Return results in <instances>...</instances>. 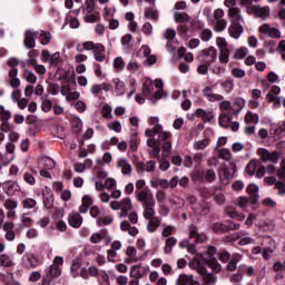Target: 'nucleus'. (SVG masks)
<instances>
[{"label": "nucleus", "instance_id": "obj_1", "mask_svg": "<svg viewBox=\"0 0 285 285\" xmlns=\"http://www.w3.org/2000/svg\"><path fill=\"white\" fill-rule=\"evenodd\" d=\"M145 135L146 137L158 135L157 141L158 144H161L164 157H170V153H173V132L164 130L161 125H156L155 128L147 129Z\"/></svg>", "mask_w": 285, "mask_h": 285}, {"label": "nucleus", "instance_id": "obj_2", "mask_svg": "<svg viewBox=\"0 0 285 285\" xmlns=\"http://www.w3.org/2000/svg\"><path fill=\"white\" fill-rule=\"evenodd\" d=\"M137 202H139L144 208L142 215L145 219L155 217V206H157V203L155 202L154 195L148 196L146 193H140Z\"/></svg>", "mask_w": 285, "mask_h": 285}, {"label": "nucleus", "instance_id": "obj_3", "mask_svg": "<svg viewBox=\"0 0 285 285\" xmlns=\"http://www.w3.org/2000/svg\"><path fill=\"white\" fill-rule=\"evenodd\" d=\"M217 255V248L209 246L206 248L205 252H200V254H197L198 257H202L206 265L212 268L214 273H219L222 271V265L219 262H217V258L215 257Z\"/></svg>", "mask_w": 285, "mask_h": 285}, {"label": "nucleus", "instance_id": "obj_4", "mask_svg": "<svg viewBox=\"0 0 285 285\" xmlns=\"http://www.w3.org/2000/svg\"><path fill=\"white\" fill-rule=\"evenodd\" d=\"M188 266L193 271H196V273L202 277L205 284H215L217 282V278H215L213 274L208 273L204 265L199 263V259L193 258L191 261H189Z\"/></svg>", "mask_w": 285, "mask_h": 285}, {"label": "nucleus", "instance_id": "obj_5", "mask_svg": "<svg viewBox=\"0 0 285 285\" xmlns=\"http://www.w3.org/2000/svg\"><path fill=\"white\" fill-rule=\"evenodd\" d=\"M83 50H91L94 59L99 63L106 61V47L101 43H95L92 41H87L82 45Z\"/></svg>", "mask_w": 285, "mask_h": 285}, {"label": "nucleus", "instance_id": "obj_6", "mask_svg": "<svg viewBox=\"0 0 285 285\" xmlns=\"http://www.w3.org/2000/svg\"><path fill=\"white\" fill-rule=\"evenodd\" d=\"M216 46H218L219 53H218V60L219 63H228L230 61V49H228V42H226L225 38H217L216 39Z\"/></svg>", "mask_w": 285, "mask_h": 285}, {"label": "nucleus", "instance_id": "obj_7", "mask_svg": "<svg viewBox=\"0 0 285 285\" xmlns=\"http://www.w3.org/2000/svg\"><path fill=\"white\" fill-rule=\"evenodd\" d=\"M189 203L191 205V209L196 215H208L210 213V204L198 200L194 196L189 197Z\"/></svg>", "mask_w": 285, "mask_h": 285}, {"label": "nucleus", "instance_id": "obj_8", "mask_svg": "<svg viewBox=\"0 0 285 285\" xmlns=\"http://www.w3.org/2000/svg\"><path fill=\"white\" fill-rule=\"evenodd\" d=\"M200 61L209 67L217 63V49L215 47H208L200 51Z\"/></svg>", "mask_w": 285, "mask_h": 285}, {"label": "nucleus", "instance_id": "obj_9", "mask_svg": "<svg viewBox=\"0 0 285 285\" xmlns=\"http://www.w3.org/2000/svg\"><path fill=\"white\" fill-rule=\"evenodd\" d=\"M257 155L261 157V160L266 164H277L279 161V151H271L266 148H259Z\"/></svg>", "mask_w": 285, "mask_h": 285}, {"label": "nucleus", "instance_id": "obj_10", "mask_svg": "<svg viewBox=\"0 0 285 285\" xmlns=\"http://www.w3.org/2000/svg\"><path fill=\"white\" fill-rule=\"evenodd\" d=\"M258 32L264 35L265 37H269V39H282V31L279 29L272 27L268 23H264L258 28Z\"/></svg>", "mask_w": 285, "mask_h": 285}, {"label": "nucleus", "instance_id": "obj_11", "mask_svg": "<svg viewBox=\"0 0 285 285\" xmlns=\"http://www.w3.org/2000/svg\"><path fill=\"white\" fill-rule=\"evenodd\" d=\"M41 265V259L37 257L35 254L27 253L21 257V266L22 268H37V266Z\"/></svg>", "mask_w": 285, "mask_h": 285}, {"label": "nucleus", "instance_id": "obj_12", "mask_svg": "<svg viewBox=\"0 0 285 285\" xmlns=\"http://www.w3.org/2000/svg\"><path fill=\"white\" fill-rule=\"evenodd\" d=\"M70 271L72 277H82V279H88V271L81 267V259L79 257L73 259Z\"/></svg>", "mask_w": 285, "mask_h": 285}, {"label": "nucleus", "instance_id": "obj_13", "mask_svg": "<svg viewBox=\"0 0 285 285\" xmlns=\"http://www.w3.org/2000/svg\"><path fill=\"white\" fill-rule=\"evenodd\" d=\"M148 271H150V267H148V265H134L130 267L129 276L130 278L139 281L148 275Z\"/></svg>", "mask_w": 285, "mask_h": 285}, {"label": "nucleus", "instance_id": "obj_14", "mask_svg": "<svg viewBox=\"0 0 285 285\" xmlns=\"http://www.w3.org/2000/svg\"><path fill=\"white\" fill-rule=\"evenodd\" d=\"M237 173V165L235 163H229L227 167H224L218 174L220 181H226V179H233Z\"/></svg>", "mask_w": 285, "mask_h": 285}, {"label": "nucleus", "instance_id": "obj_15", "mask_svg": "<svg viewBox=\"0 0 285 285\" xmlns=\"http://www.w3.org/2000/svg\"><path fill=\"white\" fill-rule=\"evenodd\" d=\"M60 95H62V97H66L67 101H77V99H79L80 97V94L77 90L71 89L70 85H62L60 89Z\"/></svg>", "mask_w": 285, "mask_h": 285}, {"label": "nucleus", "instance_id": "obj_16", "mask_svg": "<svg viewBox=\"0 0 285 285\" xmlns=\"http://www.w3.org/2000/svg\"><path fill=\"white\" fill-rule=\"evenodd\" d=\"M6 83L11 88H19V86H21V79H19V69L12 68L9 70Z\"/></svg>", "mask_w": 285, "mask_h": 285}, {"label": "nucleus", "instance_id": "obj_17", "mask_svg": "<svg viewBox=\"0 0 285 285\" xmlns=\"http://www.w3.org/2000/svg\"><path fill=\"white\" fill-rule=\"evenodd\" d=\"M208 68L212 70L213 75H217L218 77H222L224 72V68L222 66L210 67L206 65V62H203L197 67L198 75H208Z\"/></svg>", "mask_w": 285, "mask_h": 285}, {"label": "nucleus", "instance_id": "obj_18", "mask_svg": "<svg viewBox=\"0 0 285 285\" xmlns=\"http://www.w3.org/2000/svg\"><path fill=\"white\" fill-rule=\"evenodd\" d=\"M2 190L8 197H14V195L21 190V187L16 181L7 180L2 183Z\"/></svg>", "mask_w": 285, "mask_h": 285}, {"label": "nucleus", "instance_id": "obj_19", "mask_svg": "<svg viewBox=\"0 0 285 285\" xmlns=\"http://www.w3.org/2000/svg\"><path fill=\"white\" fill-rule=\"evenodd\" d=\"M116 167L126 177L132 175V165L126 158H119L116 163Z\"/></svg>", "mask_w": 285, "mask_h": 285}, {"label": "nucleus", "instance_id": "obj_20", "mask_svg": "<svg viewBox=\"0 0 285 285\" xmlns=\"http://www.w3.org/2000/svg\"><path fill=\"white\" fill-rule=\"evenodd\" d=\"M196 117H199V119H202V121H204L205 124L208 122H213L215 121V114L213 112V109H202L198 108L195 111Z\"/></svg>", "mask_w": 285, "mask_h": 285}, {"label": "nucleus", "instance_id": "obj_21", "mask_svg": "<svg viewBox=\"0 0 285 285\" xmlns=\"http://www.w3.org/2000/svg\"><path fill=\"white\" fill-rule=\"evenodd\" d=\"M203 12L206 14L209 23L224 20V9H216L214 13L210 14V8H205Z\"/></svg>", "mask_w": 285, "mask_h": 285}, {"label": "nucleus", "instance_id": "obj_22", "mask_svg": "<svg viewBox=\"0 0 285 285\" xmlns=\"http://www.w3.org/2000/svg\"><path fill=\"white\" fill-rule=\"evenodd\" d=\"M203 97H205V99H207V101H210L212 104L215 101H223L224 99V96L219 94H215V91H213L210 86H206L203 89Z\"/></svg>", "mask_w": 285, "mask_h": 285}, {"label": "nucleus", "instance_id": "obj_23", "mask_svg": "<svg viewBox=\"0 0 285 285\" xmlns=\"http://www.w3.org/2000/svg\"><path fill=\"white\" fill-rule=\"evenodd\" d=\"M68 224L71 226V228H81V225L83 224V217L77 212H71L68 215Z\"/></svg>", "mask_w": 285, "mask_h": 285}, {"label": "nucleus", "instance_id": "obj_24", "mask_svg": "<svg viewBox=\"0 0 285 285\" xmlns=\"http://www.w3.org/2000/svg\"><path fill=\"white\" fill-rule=\"evenodd\" d=\"M120 210L121 212L119 213V217H128V213L132 210V199H130L129 197L122 198L120 200Z\"/></svg>", "mask_w": 285, "mask_h": 285}, {"label": "nucleus", "instance_id": "obj_25", "mask_svg": "<svg viewBox=\"0 0 285 285\" xmlns=\"http://www.w3.org/2000/svg\"><path fill=\"white\" fill-rule=\"evenodd\" d=\"M111 86L114 88L116 97H121V95H126V82H124L119 78H114L111 80Z\"/></svg>", "mask_w": 285, "mask_h": 285}, {"label": "nucleus", "instance_id": "obj_26", "mask_svg": "<svg viewBox=\"0 0 285 285\" xmlns=\"http://www.w3.org/2000/svg\"><path fill=\"white\" fill-rule=\"evenodd\" d=\"M279 92H282V88H279V86H273L271 88V92L266 95L267 101H272L276 106H279L282 104V98H279V96H275L279 95Z\"/></svg>", "mask_w": 285, "mask_h": 285}, {"label": "nucleus", "instance_id": "obj_27", "mask_svg": "<svg viewBox=\"0 0 285 285\" xmlns=\"http://www.w3.org/2000/svg\"><path fill=\"white\" fill-rule=\"evenodd\" d=\"M154 86L158 90L154 94L150 101H151V104H157V100L161 99L164 97V89H163L164 88V81L161 79H156L154 81Z\"/></svg>", "mask_w": 285, "mask_h": 285}, {"label": "nucleus", "instance_id": "obj_28", "mask_svg": "<svg viewBox=\"0 0 285 285\" xmlns=\"http://www.w3.org/2000/svg\"><path fill=\"white\" fill-rule=\"evenodd\" d=\"M228 17L232 24H242V21H244V18H242V11H239V8H230L228 10Z\"/></svg>", "mask_w": 285, "mask_h": 285}, {"label": "nucleus", "instance_id": "obj_29", "mask_svg": "<svg viewBox=\"0 0 285 285\" xmlns=\"http://www.w3.org/2000/svg\"><path fill=\"white\" fill-rule=\"evenodd\" d=\"M37 35L39 33L32 30H27L24 32L23 45L26 46V48H35L37 46V41L35 40V37H37Z\"/></svg>", "mask_w": 285, "mask_h": 285}, {"label": "nucleus", "instance_id": "obj_30", "mask_svg": "<svg viewBox=\"0 0 285 285\" xmlns=\"http://www.w3.org/2000/svg\"><path fill=\"white\" fill-rule=\"evenodd\" d=\"M237 239H239V246H249L250 244H255V239H253L246 230H239L237 233Z\"/></svg>", "mask_w": 285, "mask_h": 285}, {"label": "nucleus", "instance_id": "obj_31", "mask_svg": "<svg viewBox=\"0 0 285 285\" xmlns=\"http://www.w3.org/2000/svg\"><path fill=\"white\" fill-rule=\"evenodd\" d=\"M135 188H136V199L139 200V195L141 193H146V195L151 196L153 191H150L148 188H146V180L144 179H138L135 183Z\"/></svg>", "mask_w": 285, "mask_h": 285}, {"label": "nucleus", "instance_id": "obj_32", "mask_svg": "<svg viewBox=\"0 0 285 285\" xmlns=\"http://www.w3.org/2000/svg\"><path fill=\"white\" fill-rule=\"evenodd\" d=\"M108 179V171L98 170V174L95 179L96 190H104V183Z\"/></svg>", "mask_w": 285, "mask_h": 285}, {"label": "nucleus", "instance_id": "obj_33", "mask_svg": "<svg viewBox=\"0 0 285 285\" xmlns=\"http://www.w3.org/2000/svg\"><path fill=\"white\" fill-rule=\"evenodd\" d=\"M120 230L124 233H128L131 237H137L139 235V229L135 226H130V223L128 220H124L120 223Z\"/></svg>", "mask_w": 285, "mask_h": 285}, {"label": "nucleus", "instance_id": "obj_34", "mask_svg": "<svg viewBox=\"0 0 285 285\" xmlns=\"http://www.w3.org/2000/svg\"><path fill=\"white\" fill-rule=\"evenodd\" d=\"M61 276V267H58L57 265H50L45 269V275L43 277H47L48 279L55 278V277H60Z\"/></svg>", "mask_w": 285, "mask_h": 285}, {"label": "nucleus", "instance_id": "obj_35", "mask_svg": "<svg viewBox=\"0 0 285 285\" xmlns=\"http://www.w3.org/2000/svg\"><path fill=\"white\" fill-rule=\"evenodd\" d=\"M189 238L194 239L195 244H203V242H206V235L199 234V232H197L196 227L190 228Z\"/></svg>", "mask_w": 285, "mask_h": 285}, {"label": "nucleus", "instance_id": "obj_36", "mask_svg": "<svg viewBox=\"0 0 285 285\" xmlns=\"http://www.w3.org/2000/svg\"><path fill=\"white\" fill-rule=\"evenodd\" d=\"M255 17L258 19H262L263 21H266L268 17H271V8L268 7H256L255 8Z\"/></svg>", "mask_w": 285, "mask_h": 285}, {"label": "nucleus", "instance_id": "obj_37", "mask_svg": "<svg viewBox=\"0 0 285 285\" xmlns=\"http://www.w3.org/2000/svg\"><path fill=\"white\" fill-rule=\"evenodd\" d=\"M228 32L233 39H239L244 33V27L242 24H232Z\"/></svg>", "mask_w": 285, "mask_h": 285}, {"label": "nucleus", "instance_id": "obj_38", "mask_svg": "<svg viewBox=\"0 0 285 285\" xmlns=\"http://www.w3.org/2000/svg\"><path fill=\"white\" fill-rule=\"evenodd\" d=\"M147 219H149V222L147 224L148 233H157V229L161 225V219H159V217H151V218H147Z\"/></svg>", "mask_w": 285, "mask_h": 285}, {"label": "nucleus", "instance_id": "obj_39", "mask_svg": "<svg viewBox=\"0 0 285 285\" xmlns=\"http://www.w3.org/2000/svg\"><path fill=\"white\" fill-rule=\"evenodd\" d=\"M82 204L79 207V213L86 215L88 213L90 206H92V198L88 195H85L81 199Z\"/></svg>", "mask_w": 285, "mask_h": 285}, {"label": "nucleus", "instance_id": "obj_40", "mask_svg": "<svg viewBox=\"0 0 285 285\" xmlns=\"http://www.w3.org/2000/svg\"><path fill=\"white\" fill-rule=\"evenodd\" d=\"M146 19H149L151 21H158L159 20V11L157 10V6H151L150 9H145L144 12Z\"/></svg>", "mask_w": 285, "mask_h": 285}, {"label": "nucleus", "instance_id": "obj_41", "mask_svg": "<svg viewBox=\"0 0 285 285\" xmlns=\"http://www.w3.org/2000/svg\"><path fill=\"white\" fill-rule=\"evenodd\" d=\"M245 124H247V126H257L259 124V115L248 111L245 115Z\"/></svg>", "mask_w": 285, "mask_h": 285}, {"label": "nucleus", "instance_id": "obj_42", "mask_svg": "<svg viewBox=\"0 0 285 285\" xmlns=\"http://www.w3.org/2000/svg\"><path fill=\"white\" fill-rule=\"evenodd\" d=\"M175 246H177V238H175V236L168 237L165 242V247H164L165 255H170Z\"/></svg>", "mask_w": 285, "mask_h": 285}, {"label": "nucleus", "instance_id": "obj_43", "mask_svg": "<svg viewBox=\"0 0 285 285\" xmlns=\"http://www.w3.org/2000/svg\"><path fill=\"white\" fill-rule=\"evenodd\" d=\"M6 150H7V161L6 164H12V161L14 160V144L12 142H8L6 145Z\"/></svg>", "mask_w": 285, "mask_h": 285}, {"label": "nucleus", "instance_id": "obj_44", "mask_svg": "<svg viewBox=\"0 0 285 285\" xmlns=\"http://www.w3.org/2000/svg\"><path fill=\"white\" fill-rule=\"evenodd\" d=\"M101 19L99 12L85 13V23H97Z\"/></svg>", "mask_w": 285, "mask_h": 285}, {"label": "nucleus", "instance_id": "obj_45", "mask_svg": "<svg viewBox=\"0 0 285 285\" xmlns=\"http://www.w3.org/2000/svg\"><path fill=\"white\" fill-rule=\"evenodd\" d=\"M95 6H97V0H86L82 7L83 14H89L95 12Z\"/></svg>", "mask_w": 285, "mask_h": 285}, {"label": "nucleus", "instance_id": "obj_46", "mask_svg": "<svg viewBox=\"0 0 285 285\" xmlns=\"http://www.w3.org/2000/svg\"><path fill=\"white\" fill-rule=\"evenodd\" d=\"M140 141L141 140L139 139V136H137V134L131 135V138L129 140V150H131V153H137Z\"/></svg>", "mask_w": 285, "mask_h": 285}, {"label": "nucleus", "instance_id": "obj_47", "mask_svg": "<svg viewBox=\"0 0 285 285\" xmlns=\"http://www.w3.org/2000/svg\"><path fill=\"white\" fill-rule=\"evenodd\" d=\"M0 266L3 268H8L10 266H14V262H12V257L8 254H1L0 255Z\"/></svg>", "mask_w": 285, "mask_h": 285}, {"label": "nucleus", "instance_id": "obj_48", "mask_svg": "<svg viewBox=\"0 0 285 285\" xmlns=\"http://www.w3.org/2000/svg\"><path fill=\"white\" fill-rule=\"evenodd\" d=\"M193 284V275L180 274L176 281V285H190Z\"/></svg>", "mask_w": 285, "mask_h": 285}, {"label": "nucleus", "instance_id": "obj_49", "mask_svg": "<svg viewBox=\"0 0 285 285\" xmlns=\"http://www.w3.org/2000/svg\"><path fill=\"white\" fill-rule=\"evenodd\" d=\"M22 79H24V81H28V83H37V75L28 69L23 70Z\"/></svg>", "mask_w": 285, "mask_h": 285}, {"label": "nucleus", "instance_id": "obj_50", "mask_svg": "<svg viewBox=\"0 0 285 285\" xmlns=\"http://www.w3.org/2000/svg\"><path fill=\"white\" fill-rule=\"evenodd\" d=\"M210 26H214V30L216 32H224V30H226V26H228V23L226 22V20H216L214 22H209Z\"/></svg>", "mask_w": 285, "mask_h": 285}, {"label": "nucleus", "instance_id": "obj_51", "mask_svg": "<svg viewBox=\"0 0 285 285\" xmlns=\"http://www.w3.org/2000/svg\"><path fill=\"white\" fill-rule=\"evenodd\" d=\"M210 145V139L204 138L194 142L195 150H205Z\"/></svg>", "mask_w": 285, "mask_h": 285}, {"label": "nucleus", "instance_id": "obj_52", "mask_svg": "<svg viewBox=\"0 0 285 285\" xmlns=\"http://www.w3.org/2000/svg\"><path fill=\"white\" fill-rule=\"evenodd\" d=\"M174 19L176 23H188V21H190V17H188V14L184 12H175Z\"/></svg>", "mask_w": 285, "mask_h": 285}, {"label": "nucleus", "instance_id": "obj_53", "mask_svg": "<svg viewBox=\"0 0 285 285\" xmlns=\"http://www.w3.org/2000/svg\"><path fill=\"white\" fill-rule=\"evenodd\" d=\"M153 90H155V86L153 83V80L147 79L142 83V92H144L145 97H148V95H150V92H153Z\"/></svg>", "mask_w": 285, "mask_h": 285}, {"label": "nucleus", "instance_id": "obj_54", "mask_svg": "<svg viewBox=\"0 0 285 285\" xmlns=\"http://www.w3.org/2000/svg\"><path fill=\"white\" fill-rule=\"evenodd\" d=\"M39 39L42 46H48V43L52 41V33L48 31H41V33L39 35Z\"/></svg>", "mask_w": 285, "mask_h": 285}, {"label": "nucleus", "instance_id": "obj_55", "mask_svg": "<svg viewBox=\"0 0 285 285\" xmlns=\"http://www.w3.org/2000/svg\"><path fill=\"white\" fill-rule=\"evenodd\" d=\"M121 46L125 50H130V48H132V36L131 35H125L121 38Z\"/></svg>", "mask_w": 285, "mask_h": 285}, {"label": "nucleus", "instance_id": "obj_56", "mask_svg": "<svg viewBox=\"0 0 285 285\" xmlns=\"http://www.w3.org/2000/svg\"><path fill=\"white\" fill-rule=\"evenodd\" d=\"M258 190H259V186H257L255 184L248 185L247 193L249 195H252V200L253 202H257V199H258V196H257Z\"/></svg>", "mask_w": 285, "mask_h": 285}, {"label": "nucleus", "instance_id": "obj_57", "mask_svg": "<svg viewBox=\"0 0 285 285\" xmlns=\"http://www.w3.org/2000/svg\"><path fill=\"white\" fill-rule=\"evenodd\" d=\"M257 170V161L250 160L247 166L245 167V173L249 175V177H253Z\"/></svg>", "mask_w": 285, "mask_h": 285}, {"label": "nucleus", "instance_id": "obj_58", "mask_svg": "<svg viewBox=\"0 0 285 285\" xmlns=\"http://www.w3.org/2000/svg\"><path fill=\"white\" fill-rule=\"evenodd\" d=\"M232 121L233 118L226 114H223L219 117V126H222V128H229Z\"/></svg>", "mask_w": 285, "mask_h": 285}, {"label": "nucleus", "instance_id": "obj_59", "mask_svg": "<svg viewBox=\"0 0 285 285\" xmlns=\"http://www.w3.org/2000/svg\"><path fill=\"white\" fill-rule=\"evenodd\" d=\"M112 216H105L96 219L97 226H110L112 224Z\"/></svg>", "mask_w": 285, "mask_h": 285}, {"label": "nucleus", "instance_id": "obj_60", "mask_svg": "<svg viewBox=\"0 0 285 285\" xmlns=\"http://www.w3.org/2000/svg\"><path fill=\"white\" fill-rule=\"evenodd\" d=\"M117 187V180H115V178H107L104 183H102V190H112V188Z\"/></svg>", "mask_w": 285, "mask_h": 285}, {"label": "nucleus", "instance_id": "obj_61", "mask_svg": "<svg viewBox=\"0 0 285 285\" xmlns=\"http://www.w3.org/2000/svg\"><path fill=\"white\" fill-rule=\"evenodd\" d=\"M101 112H102L104 119H112V117H114L112 116V107L108 104L102 106Z\"/></svg>", "mask_w": 285, "mask_h": 285}, {"label": "nucleus", "instance_id": "obj_62", "mask_svg": "<svg viewBox=\"0 0 285 285\" xmlns=\"http://www.w3.org/2000/svg\"><path fill=\"white\" fill-rule=\"evenodd\" d=\"M107 128L114 132H121V122L119 120H114L107 124Z\"/></svg>", "mask_w": 285, "mask_h": 285}, {"label": "nucleus", "instance_id": "obj_63", "mask_svg": "<svg viewBox=\"0 0 285 285\" xmlns=\"http://www.w3.org/2000/svg\"><path fill=\"white\" fill-rule=\"evenodd\" d=\"M98 283L99 285L110 284V276H108V273L106 272L98 273Z\"/></svg>", "mask_w": 285, "mask_h": 285}, {"label": "nucleus", "instance_id": "obj_64", "mask_svg": "<svg viewBox=\"0 0 285 285\" xmlns=\"http://www.w3.org/2000/svg\"><path fill=\"white\" fill-rule=\"evenodd\" d=\"M22 206L23 208H27V210H30L37 206V200H35V198H26L22 200Z\"/></svg>", "mask_w": 285, "mask_h": 285}]
</instances>
